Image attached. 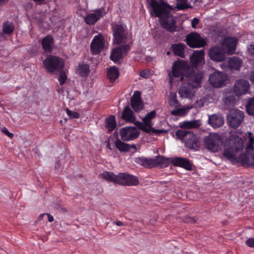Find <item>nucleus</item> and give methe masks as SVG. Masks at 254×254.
I'll list each match as a JSON object with an SVG mask.
<instances>
[{"label":"nucleus","instance_id":"obj_52","mask_svg":"<svg viewBox=\"0 0 254 254\" xmlns=\"http://www.w3.org/2000/svg\"><path fill=\"white\" fill-rule=\"evenodd\" d=\"M184 221L186 223H194L196 221V219L195 217L187 216L185 218Z\"/></svg>","mask_w":254,"mask_h":254},{"label":"nucleus","instance_id":"obj_29","mask_svg":"<svg viewBox=\"0 0 254 254\" xmlns=\"http://www.w3.org/2000/svg\"><path fill=\"white\" fill-rule=\"evenodd\" d=\"M154 164V167L165 168L170 164V160L163 156L158 155L155 158L152 159Z\"/></svg>","mask_w":254,"mask_h":254},{"label":"nucleus","instance_id":"obj_30","mask_svg":"<svg viewBox=\"0 0 254 254\" xmlns=\"http://www.w3.org/2000/svg\"><path fill=\"white\" fill-rule=\"evenodd\" d=\"M54 42V38L52 36L49 35L45 36L42 40L41 44L43 49L47 52H51L52 50Z\"/></svg>","mask_w":254,"mask_h":254},{"label":"nucleus","instance_id":"obj_32","mask_svg":"<svg viewBox=\"0 0 254 254\" xmlns=\"http://www.w3.org/2000/svg\"><path fill=\"white\" fill-rule=\"evenodd\" d=\"M200 126V122L197 120L185 121L180 123V127L183 129L197 128L198 127Z\"/></svg>","mask_w":254,"mask_h":254},{"label":"nucleus","instance_id":"obj_46","mask_svg":"<svg viewBox=\"0 0 254 254\" xmlns=\"http://www.w3.org/2000/svg\"><path fill=\"white\" fill-rule=\"evenodd\" d=\"M184 1L185 2L178 3L176 6V9H177L178 10H184L188 9L189 7V6H188V4L186 2V1Z\"/></svg>","mask_w":254,"mask_h":254},{"label":"nucleus","instance_id":"obj_17","mask_svg":"<svg viewBox=\"0 0 254 254\" xmlns=\"http://www.w3.org/2000/svg\"><path fill=\"white\" fill-rule=\"evenodd\" d=\"M104 38L101 34L96 35L90 45V50L93 54L99 53L104 47Z\"/></svg>","mask_w":254,"mask_h":254},{"label":"nucleus","instance_id":"obj_5","mask_svg":"<svg viewBox=\"0 0 254 254\" xmlns=\"http://www.w3.org/2000/svg\"><path fill=\"white\" fill-rule=\"evenodd\" d=\"M114 43L117 45L127 44L131 41V37L128 35L126 26L122 24L112 25Z\"/></svg>","mask_w":254,"mask_h":254},{"label":"nucleus","instance_id":"obj_41","mask_svg":"<svg viewBox=\"0 0 254 254\" xmlns=\"http://www.w3.org/2000/svg\"><path fill=\"white\" fill-rule=\"evenodd\" d=\"M176 78L178 77L179 76V73L178 71L177 68L181 67L182 68H185L187 66V64L185 61H180L179 60L176 61Z\"/></svg>","mask_w":254,"mask_h":254},{"label":"nucleus","instance_id":"obj_63","mask_svg":"<svg viewBox=\"0 0 254 254\" xmlns=\"http://www.w3.org/2000/svg\"><path fill=\"white\" fill-rule=\"evenodd\" d=\"M171 163L172 165L175 166V160L173 159Z\"/></svg>","mask_w":254,"mask_h":254},{"label":"nucleus","instance_id":"obj_42","mask_svg":"<svg viewBox=\"0 0 254 254\" xmlns=\"http://www.w3.org/2000/svg\"><path fill=\"white\" fill-rule=\"evenodd\" d=\"M225 105L229 106H234L235 104L236 99L234 96L231 95L226 97L224 99Z\"/></svg>","mask_w":254,"mask_h":254},{"label":"nucleus","instance_id":"obj_51","mask_svg":"<svg viewBox=\"0 0 254 254\" xmlns=\"http://www.w3.org/2000/svg\"><path fill=\"white\" fill-rule=\"evenodd\" d=\"M248 52L249 55L254 58V45L250 44L248 47Z\"/></svg>","mask_w":254,"mask_h":254},{"label":"nucleus","instance_id":"obj_53","mask_svg":"<svg viewBox=\"0 0 254 254\" xmlns=\"http://www.w3.org/2000/svg\"><path fill=\"white\" fill-rule=\"evenodd\" d=\"M172 53L175 55V44H172L171 45L170 50L166 52V54L167 55L169 56Z\"/></svg>","mask_w":254,"mask_h":254},{"label":"nucleus","instance_id":"obj_9","mask_svg":"<svg viewBox=\"0 0 254 254\" xmlns=\"http://www.w3.org/2000/svg\"><path fill=\"white\" fill-rule=\"evenodd\" d=\"M254 138L250 137L249 145L246 148L245 153L240 155L241 161L243 166H254Z\"/></svg>","mask_w":254,"mask_h":254},{"label":"nucleus","instance_id":"obj_19","mask_svg":"<svg viewBox=\"0 0 254 254\" xmlns=\"http://www.w3.org/2000/svg\"><path fill=\"white\" fill-rule=\"evenodd\" d=\"M225 52L222 47L214 46L209 50L208 54L211 60L222 62L225 59Z\"/></svg>","mask_w":254,"mask_h":254},{"label":"nucleus","instance_id":"obj_2","mask_svg":"<svg viewBox=\"0 0 254 254\" xmlns=\"http://www.w3.org/2000/svg\"><path fill=\"white\" fill-rule=\"evenodd\" d=\"M243 141L241 137L238 135H231L229 139L224 144L223 156L231 161L233 164L242 162L241 161L240 155L237 157L239 153L243 149Z\"/></svg>","mask_w":254,"mask_h":254},{"label":"nucleus","instance_id":"obj_8","mask_svg":"<svg viewBox=\"0 0 254 254\" xmlns=\"http://www.w3.org/2000/svg\"><path fill=\"white\" fill-rule=\"evenodd\" d=\"M186 77V80L191 87L197 89L201 87L203 74L202 72L195 71L193 69L190 70L181 76L183 80Z\"/></svg>","mask_w":254,"mask_h":254},{"label":"nucleus","instance_id":"obj_25","mask_svg":"<svg viewBox=\"0 0 254 254\" xmlns=\"http://www.w3.org/2000/svg\"><path fill=\"white\" fill-rule=\"evenodd\" d=\"M208 123L213 127L218 128L223 126L224 119L220 116L214 114L209 116L208 118Z\"/></svg>","mask_w":254,"mask_h":254},{"label":"nucleus","instance_id":"obj_58","mask_svg":"<svg viewBox=\"0 0 254 254\" xmlns=\"http://www.w3.org/2000/svg\"><path fill=\"white\" fill-rule=\"evenodd\" d=\"M9 0H0V6L5 4L8 2Z\"/></svg>","mask_w":254,"mask_h":254},{"label":"nucleus","instance_id":"obj_55","mask_svg":"<svg viewBox=\"0 0 254 254\" xmlns=\"http://www.w3.org/2000/svg\"><path fill=\"white\" fill-rule=\"evenodd\" d=\"M37 4H43L46 3L47 0H33Z\"/></svg>","mask_w":254,"mask_h":254},{"label":"nucleus","instance_id":"obj_33","mask_svg":"<svg viewBox=\"0 0 254 254\" xmlns=\"http://www.w3.org/2000/svg\"><path fill=\"white\" fill-rule=\"evenodd\" d=\"M100 175L103 179L107 181L113 182L117 184H118V175H115L112 172H105Z\"/></svg>","mask_w":254,"mask_h":254},{"label":"nucleus","instance_id":"obj_36","mask_svg":"<svg viewBox=\"0 0 254 254\" xmlns=\"http://www.w3.org/2000/svg\"><path fill=\"white\" fill-rule=\"evenodd\" d=\"M14 29V25L12 23L6 21L3 24L2 31L4 34L10 35L13 32Z\"/></svg>","mask_w":254,"mask_h":254},{"label":"nucleus","instance_id":"obj_57","mask_svg":"<svg viewBox=\"0 0 254 254\" xmlns=\"http://www.w3.org/2000/svg\"><path fill=\"white\" fill-rule=\"evenodd\" d=\"M48 216V221L50 222H52L54 221V217L51 215V214H47L46 213V214Z\"/></svg>","mask_w":254,"mask_h":254},{"label":"nucleus","instance_id":"obj_40","mask_svg":"<svg viewBox=\"0 0 254 254\" xmlns=\"http://www.w3.org/2000/svg\"><path fill=\"white\" fill-rule=\"evenodd\" d=\"M168 72V76L169 77V84L170 89H172L173 83L174 82V78L175 77V62L172 64V70L170 72L169 70H167Z\"/></svg>","mask_w":254,"mask_h":254},{"label":"nucleus","instance_id":"obj_28","mask_svg":"<svg viewBox=\"0 0 254 254\" xmlns=\"http://www.w3.org/2000/svg\"><path fill=\"white\" fill-rule=\"evenodd\" d=\"M122 118L127 122L133 123L135 122V117L133 111L130 109L129 106L125 107L122 114Z\"/></svg>","mask_w":254,"mask_h":254},{"label":"nucleus","instance_id":"obj_21","mask_svg":"<svg viewBox=\"0 0 254 254\" xmlns=\"http://www.w3.org/2000/svg\"><path fill=\"white\" fill-rule=\"evenodd\" d=\"M196 89L191 87L188 83L184 82L179 90V94L182 97L191 98L194 95Z\"/></svg>","mask_w":254,"mask_h":254},{"label":"nucleus","instance_id":"obj_1","mask_svg":"<svg viewBox=\"0 0 254 254\" xmlns=\"http://www.w3.org/2000/svg\"><path fill=\"white\" fill-rule=\"evenodd\" d=\"M152 15L159 18L161 27L169 32L175 31V17L171 13L174 8L164 0H150Z\"/></svg>","mask_w":254,"mask_h":254},{"label":"nucleus","instance_id":"obj_12","mask_svg":"<svg viewBox=\"0 0 254 254\" xmlns=\"http://www.w3.org/2000/svg\"><path fill=\"white\" fill-rule=\"evenodd\" d=\"M187 45L192 48H199L204 47L206 41L197 33H190L186 36Z\"/></svg>","mask_w":254,"mask_h":254},{"label":"nucleus","instance_id":"obj_48","mask_svg":"<svg viewBox=\"0 0 254 254\" xmlns=\"http://www.w3.org/2000/svg\"><path fill=\"white\" fill-rule=\"evenodd\" d=\"M151 72L149 70H143L140 72V75L143 78H148L151 76Z\"/></svg>","mask_w":254,"mask_h":254},{"label":"nucleus","instance_id":"obj_47","mask_svg":"<svg viewBox=\"0 0 254 254\" xmlns=\"http://www.w3.org/2000/svg\"><path fill=\"white\" fill-rule=\"evenodd\" d=\"M169 104L173 107L175 106V92L173 91H171L169 96Z\"/></svg>","mask_w":254,"mask_h":254},{"label":"nucleus","instance_id":"obj_14","mask_svg":"<svg viewBox=\"0 0 254 254\" xmlns=\"http://www.w3.org/2000/svg\"><path fill=\"white\" fill-rule=\"evenodd\" d=\"M227 77L226 74L223 72L215 71L210 74L209 81L212 86L221 87L225 85Z\"/></svg>","mask_w":254,"mask_h":254},{"label":"nucleus","instance_id":"obj_50","mask_svg":"<svg viewBox=\"0 0 254 254\" xmlns=\"http://www.w3.org/2000/svg\"><path fill=\"white\" fill-rule=\"evenodd\" d=\"M1 131L4 134L8 136L10 138H12L14 136V134L12 133L9 132L7 128L5 127H3Z\"/></svg>","mask_w":254,"mask_h":254},{"label":"nucleus","instance_id":"obj_59","mask_svg":"<svg viewBox=\"0 0 254 254\" xmlns=\"http://www.w3.org/2000/svg\"><path fill=\"white\" fill-rule=\"evenodd\" d=\"M250 79L251 81L254 83V70L251 72Z\"/></svg>","mask_w":254,"mask_h":254},{"label":"nucleus","instance_id":"obj_31","mask_svg":"<svg viewBox=\"0 0 254 254\" xmlns=\"http://www.w3.org/2000/svg\"><path fill=\"white\" fill-rule=\"evenodd\" d=\"M242 64V60L237 57L230 58L228 61V66L229 68L239 70Z\"/></svg>","mask_w":254,"mask_h":254},{"label":"nucleus","instance_id":"obj_35","mask_svg":"<svg viewBox=\"0 0 254 254\" xmlns=\"http://www.w3.org/2000/svg\"><path fill=\"white\" fill-rule=\"evenodd\" d=\"M116 121L115 117L113 115H111L106 120V127L109 131H113L116 127Z\"/></svg>","mask_w":254,"mask_h":254},{"label":"nucleus","instance_id":"obj_61","mask_svg":"<svg viewBox=\"0 0 254 254\" xmlns=\"http://www.w3.org/2000/svg\"><path fill=\"white\" fill-rule=\"evenodd\" d=\"M175 108H174L171 111V113L172 115H175Z\"/></svg>","mask_w":254,"mask_h":254},{"label":"nucleus","instance_id":"obj_54","mask_svg":"<svg viewBox=\"0 0 254 254\" xmlns=\"http://www.w3.org/2000/svg\"><path fill=\"white\" fill-rule=\"evenodd\" d=\"M199 19L197 18H193L191 20V26L193 28H195L196 25L199 23Z\"/></svg>","mask_w":254,"mask_h":254},{"label":"nucleus","instance_id":"obj_13","mask_svg":"<svg viewBox=\"0 0 254 254\" xmlns=\"http://www.w3.org/2000/svg\"><path fill=\"white\" fill-rule=\"evenodd\" d=\"M120 133L121 139L123 141H128L138 138L140 132L136 129L135 127H127L122 128Z\"/></svg>","mask_w":254,"mask_h":254},{"label":"nucleus","instance_id":"obj_15","mask_svg":"<svg viewBox=\"0 0 254 254\" xmlns=\"http://www.w3.org/2000/svg\"><path fill=\"white\" fill-rule=\"evenodd\" d=\"M118 184L127 186H137L139 184L138 178L133 175L127 173H120L118 174Z\"/></svg>","mask_w":254,"mask_h":254},{"label":"nucleus","instance_id":"obj_43","mask_svg":"<svg viewBox=\"0 0 254 254\" xmlns=\"http://www.w3.org/2000/svg\"><path fill=\"white\" fill-rule=\"evenodd\" d=\"M66 112L70 119H79L80 118V114L78 112L71 111L68 108L66 109Z\"/></svg>","mask_w":254,"mask_h":254},{"label":"nucleus","instance_id":"obj_24","mask_svg":"<svg viewBox=\"0 0 254 254\" xmlns=\"http://www.w3.org/2000/svg\"><path fill=\"white\" fill-rule=\"evenodd\" d=\"M115 145L117 149L121 152H128L130 149L136 150L137 148L134 144H129L117 139L115 142Z\"/></svg>","mask_w":254,"mask_h":254},{"label":"nucleus","instance_id":"obj_22","mask_svg":"<svg viewBox=\"0 0 254 254\" xmlns=\"http://www.w3.org/2000/svg\"><path fill=\"white\" fill-rule=\"evenodd\" d=\"M204 52L203 50L194 51L190 57V62L192 64L196 66L204 62Z\"/></svg>","mask_w":254,"mask_h":254},{"label":"nucleus","instance_id":"obj_62","mask_svg":"<svg viewBox=\"0 0 254 254\" xmlns=\"http://www.w3.org/2000/svg\"><path fill=\"white\" fill-rule=\"evenodd\" d=\"M60 162L59 161H58L56 162V166H55V168H56L57 167V166H60Z\"/></svg>","mask_w":254,"mask_h":254},{"label":"nucleus","instance_id":"obj_44","mask_svg":"<svg viewBox=\"0 0 254 254\" xmlns=\"http://www.w3.org/2000/svg\"><path fill=\"white\" fill-rule=\"evenodd\" d=\"M189 109H190L188 108H181L179 109H176V116H185L187 114Z\"/></svg>","mask_w":254,"mask_h":254},{"label":"nucleus","instance_id":"obj_7","mask_svg":"<svg viewBox=\"0 0 254 254\" xmlns=\"http://www.w3.org/2000/svg\"><path fill=\"white\" fill-rule=\"evenodd\" d=\"M43 65L49 72L54 71H62L64 67L63 60L56 56H50L47 57L43 62Z\"/></svg>","mask_w":254,"mask_h":254},{"label":"nucleus","instance_id":"obj_34","mask_svg":"<svg viewBox=\"0 0 254 254\" xmlns=\"http://www.w3.org/2000/svg\"><path fill=\"white\" fill-rule=\"evenodd\" d=\"M119 76V72L116 66L110 68L107 71V77L111 82H114Z\"/></svg>","mask_w":254,"mask_h":254},{"label":"nucleus","instance_id":"obj_18","mask_svg":"<svg viewBox=\"0 0 254 254\" xmlns=\"http://www.w3.org/2000/svg\"><path fill=\"white\" fill-rule=\"evenodd\" d=\"M237 43V39L235 37L225 38L222 42V48L225 53L232 54L235 51Z\"/></svg>","mask_w":254,"mask_h":254},{"label":"nucleus","instance_id":"obj_6","mask_svg":"<svg viewBox=\"0 0 254 254\" xmlns=\"http://www.w3.org/2000/svg\"><path fill=\"white\" fill-rule=\"evenodd\" d=\"M205 148L213 152H217L222 144L223 141L219 135L210 133L203 140Z\"/></svg>","mask_w":254,"mask_h":254},{"label":"nucleus","instance_id":"obj_37","mask_svg":"<svg viewBox=\"0 0 254 254\" xmlns=\"http://www.w3.org/2000/svg\"><path fill=\"white\" fill-rule=\"evenodd\" d=\"M186 46L183 44H176V56L182 58H185L184 49Z\"/></svg>","mask_w":254,"mask_h":254},{"label":"nucleus","instance_id":"obj_20","mask_svg":"<svg viewBox=\"0 0 254 254\" xmlns=\"http://www.w3.org/2000/svg\"><path fill=\"white\" fill-rule=\"evenodd\" d=\"M130 105L132 109L136 112L140 111L143 109V105L141 99V92L139 91L134 92L133 96L130 99Z\"/></svg>","mask_w":254,"mask_h":254},{"label":"nucleus","instance_id":"obj_60","mask_svg":"<svg viewBox=\"0 0 254 254\" xmlns=\"http://www.w3.org/2000/svg\"><path fill=\"white\" fill-rule=\"evenodd\" d=\"M46 214V213H43V214H41L39 215V217H38V220L39 221H40L41 219H42V218H43V217Z\"/></svg>","mask_w":254,"mask_h":254},{"label":"nucleus","instance_id":"obj_38","mask_svg":"<svg viewBox=\"0 0 254 254\" xmlns=\"http://www.w3.org/2000/svg\"><path fill=\"white\" fill-rule=\"evenodd\" d=\"M77 71L82 76L87 75L90 72L89 65L86 64H80Z\"/></svg>","mask_w":254,"mask_h":254},{"label":"nucleus","instance_id":"obj_39","mask_svg":"<svg viewBox=\"0 0 254 254\" xmlns=\"http://www.w3.org/2000/svg\"><path fill=\"white\" fill-rule=\"evenodd\" d=\"M246 108L248 114L254 117V98L249 100Z\"/></svg>","mask_w":254,"mask_h":254},{"label":"nucleus","instance_id":"obj_64","mask_svg":"<svg viewBox=\"0 0 254 254\" xmlns=\"http://www.w3.org/2000/svg\"><path fill=\"white\" fill-rule=\"evenodd\" d=\"M107 146H108V147H109L110 149H111V147H110V144H109V143H108V144Z\"/></svg>","mask_w":254,"mask_h":254},{"label":"nucleus","instance_id":"obj_4","mask_svg":"<svg viewBox=\"0 0 254 254\" xmlns=\"http://www.w3.org/2000/svg\"><path fill=\"white\" fill-rule=\"evenodd\" d=\"M176 136L184 142L186 147L194 150L199 149V138L192 131L179 129L176 131Z\"/></svg>","mask_w":254,"mask_h":254},{"label":"nucleus","instance_id":"obj_16","mask_svg":"<svg viewBox=\"0 0 254 254\" xmlns=\"http://www.w3.org/2000/svg\"><path fill=\"white\" fill-rule=\"evenodd\" d=\"M249 82L245 79H241L237 80L234 84V92L237 96L245 94L249 89Z\"/></svg>","mask_w":254,"mask_h":254},{"label":"nucleus","instance_id":"obj_10","mask_svg":"<svg viewBox=\"0 0 254 254\" xmlns=\"http://www.w3.org/2000/svg\"><path fill=\"white\" fill-rule=\"evenodd\" d=\"M244 114L238 109L229 111L227 115V123L229 126L234 128L238 127L244 120Z\"/></svg>","mask_w":254,"mask_h":254},{"label":"nucleus","instance_id":"obj_27","mask_svg":"<svg viewBox=\"0 0 254 254\" xmlns=\"http://www.w3.org/2000/svg\"><path fill=\"white\" fill-rule=\"evenodd\" d=\"M176 166L182 167L187 170H192V165L190 161L185 158L176 157Z\"/></svg>","mask_w":254,"mask_h":254},{"label":"nucleus","instance_id":"obj_11","mask_svg":"<svg viewBox=\"0 0 254 254\" xmlns=\"http://www.w3.org/2000/svg\"><path fill=\"white\" fill-rule=\"evenodd\" d=\"M132 44V42L130 41L127 44L121 45L113 49L110 55V59L117 63L119 60L123 58L124 56L127 55Z\"/></svg>","mask_w":254,"mask_h":254},{"label":"nucleus","instance_id":"obj_3","mask_svg":"<svg viewBox=\"0 0 254 254\" xmlns=\"http://www.w3.org/2000/svg\"><path fill=\"white\" fill-rule=\"evenodd\" d=\"M156 112L153 110L147 114V115L142 119V123L139 121L134 122V125L140 130L150 135L159 134L164 132L162 129H157L152 127L153 123L152 120L156 117Z\"/></svg>","mask_w":254,"mask_h":254},{"label":"nucleus","instance_id":"obj_49","mask_svg":"<svg viewBox=\"0 0 254 254\" xmlns=\"http://www.w3.org/2000/svg\"><path fill=\"white\" fill-rule=\"evenodd\" d=\"M246 244L250 248H254V238H248L246 241Z\"/></svg>","mask_w":254,"mask_h":254},{"label":"nucleus","instance_id":"obj_23","mask_svg":"<svg viewBox=\"0 0 254 254\" xmlns=\"http://www.w3.org/2000/svg\"><path fill=\"white\" fill-rule=\"evenodd\" d=\"M103 16L101 9L97 10L95 13L88 14L85 18V22L89 25H94L100 18Z\"/></svg>","mask_w":254,"mask_h":254},{"label":"nucleus","instance_id":"obj_56","mask_svg":"<svg viewBox=\"0 0 254 254\" xmlns=\"http://www.w3.org/2000/svg\"><path fill=\"white\" fill-rule=\"evenodd\" d=\"M114 223L116 224V225L118 226H125L127 225L126 223L122 222L121 221H117L116 222H115Z\"/></svg>","mask_w":254,"mask_h":254},{"label":"nucleus","instance_id":"obj_45","mask_svg":"<svg viewBox=\"0 0 254 254\" xmlns=\"http://www.w3.org/2000/svg\"><path fill=\"white\" fill-rule=\"evenodd\" d=\"M66 79L67 77L65 72L61 71L58 79L60 84L63 85L65 82Z\"/></svg>","mask_w":254,"mask_h":254},{"label":"nucleus","instance_id":"obj_26","mask_svg":"<svg viewBox=\"0 0 254 254\" xmlns=\"http://www.w3.org/2000/svg\"><path fill=\"white\" fill-rule=\"evenodd\" d=\"M134 162L146 168H152L154 167V164L151 158H146L143 156L136 157L134 159Z\"/></svg>","mask_w":254,"mask_h":254}]
</instances>
